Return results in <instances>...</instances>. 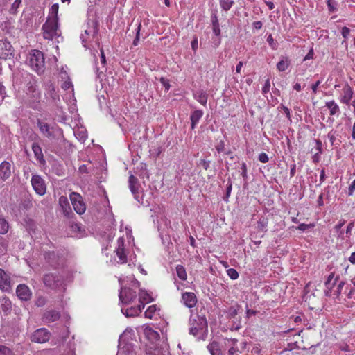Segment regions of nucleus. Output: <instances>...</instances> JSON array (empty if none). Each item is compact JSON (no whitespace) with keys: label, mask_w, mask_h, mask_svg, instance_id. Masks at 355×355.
<instances>
[{"label":"nucleus","mask_w":355,"mask_h":355,"mask_svg":"<svg viewBox=\"0 0 355 355\" xmlns=\"http://www.w3.org/2000/svg\"><path fill=\"white\" fill-rule=\"evenodd\" d=\"M189 333L198 338L205 339L204 336L207 332V322L204 315H191L189 319Z\"/></svg>","instance_id":"1"},{"label":"nucleus","mask_w":355,"mask_h":355,"mask_svg":"<svg viewBox=\"0 0 355 355\" xmlns=\"http://www.w3.org/2000/svg\"><path fill=\"white\" fill-rule=\"evenodd\" d=\"M80 40L83 46L86 49H89V44L92 42H98V22L96 21H89L87 28L84 33L81 34Z\"/></svg>","instance_id":"2"},{"label":"nucleus","mask_w":355,"mask_h":355,"mask_svg":"<svg viewBox=\"0 0 355 355\" xmlns=\"http://www.w3.org/2000/svg\"><path fill=\"white\" fill-rule=\"evenodd\" d=\"M43 37L46 40H53L61 36V31L59 29L58 21L55 19H47L42 25Z\"/></svg>","instance_id":"3"},{"label":"nucleus","mask_w":355,"mask_h":355,"mask_svg":"<svg viewBox=\"0 0 355 355\" xmlns=\"http://www.w3.org/2000/svg\"><path fill=\"white\" fill-rule=\"evenodd\" d=\"M37 126L42 134L50 140H58L62 137V130L57 125H50L47 123L39 120Z\"/></svg>","instance_id":"4"},{"label":"nucleus","mask_w":355,"mask_h":355,"mask_svg":"<svg viewBox=\"0 0 355 355\" xmlns=\"http://www.w3.org/2000/svg\"><path fill=\"white\" fill-rule=\"evenodd\" d=\"M28 63L31 68L39 75L44 71V58L42 51L33 50L30 54Z\"/></svg>","instance_id":"5"},{"label":"nucleus","mask_w":355,"mask_h":355,"mask_svg":"<svg viewBox=\"0 0 355 355\" xmlns=\"http://www.w3.org/2000/svg\"><path fill=\"white\" fill-rule=\"evenodd\" d=\"M43 282L46 286L51 289L59 290L63 288L64 278L57 272L48 273L44 276Z\"/></svg>","instance_id":"6"},{"label":"nucleus","mask_w":355,"mask_h":355,"mask_svg":"<svg viewBox=\"0 0 355 355\" xmlns=\"http://www.w3.org/2000/svg\"><path fill=\"white\" fill-rule=\"evenodd\" d=\"M69 198L75 211L80 215L84 214L86 210V205L80 194L72 192L69 195Z\"/></svg>","instance_id":"7"},{"label":"nucleus","mask_w":355,"mask_h":355,"mask_svg":"<svg viewBox=\"0 0 355 355\" xmlns=\"http://www.w3.org/2000/svg\"><path fill=\"white\" fill-rule=\"evenodd\" d=\"M119 300L123 304H130L137 297V292L127 287L121 288L119 292Z\"/></svg>","instance_id":"8"},{"label":"nucleus","mask_w":355,"mask_h":355,"mask_svg":"<svg viewBox=\"0 0 355 355\" xmlns=\"http://www.w3.org/2000/svg\"><path fill=\"white\" fill-rule=\"evenodd\" d=\"M31 184L35 193L39 196H44L46 193V186L40 175L37 174L33 175Z\"/></svg>","instance_id":"9"},{"label":"nucleus","mask_w":355,"mask_h":355,"mask_svg":"<svg viewBox=\"0 0 355 355\" xmlns=\"http://www.w3.org/2000/svg\"><path fill=\"white\" fill-rule=\"evenodd\" d=\"M26 94L38 90L37 80L35 76L30 73H25L22 76Z\"/></svg>","instance_id":"10"},{"label":"nucleus","mask_w":355,"mask_h":355,"mask_svg":"<svg viewBox=\"0 0 355 355\" xmlns=\"http://www.w3.org/2000/svg\"><path fill=\"white\" fill-rule=\"evenodd\" d=\"M51 333L45 328L38 329L35 331L31 336V340L32 342L37 343H44L50 339Z\"/></svg>","instance_id":"11"},{"label":"nucleus","mask_w":355,"mask_h":355,"mask_svg":"<svg viewBox=\"0 0 355 355\" xmlns=\"http://www.w3.org/2000/svg\"><path fill=\"white\" fill-rule=\"evenodd\" d=\"M128 187L132 194L134 196L135 199L141 203L138 195L141 185L138 178L132 174L128 178Z\"/></svg>","instance_id":"12"},{"label":"nucleus","mask_w":355,"mask_h":355,"mask_svg":"<svg viewBox=\"0 0 355 355\" xmlns=\"http://www.w3.org/2000/svg\"><path fill=\"white\" fill-rule=\"evenodd\" d=\"M41 98L40 92L36 90L33 92L26 94V98L24 99V103L28 105L29 107L37 109Z\"/></svg>","instance_id":"13"},{"label":"nucleus","mask_w":355,"mask_h":355,"mask_svg":"<svg viewBox=\"0 0 355 355\" xmlns=\"http://www.w3.org/2000/svg\"><path fill=\"white\" fill-rule=\"evenodd\" d=\"M58 202L64 216L67 218H72L74 214L71 209L67 198L62 196L59 198Z\"/></svg>","instance_id":"14"},{"label":"nucleus","mask_w":355,"mask_h":355,"mask_svg":"<svg viewBox=\"0 0 355 355\" xmlns=\"http://www.w3.org/2000/svg\"><path fill=\"white\" fill-rule=\"evenodd\" d=\"M17 297L23 301H28L31 299L32 293L28 286L24 284H19L16 288Z\"/></svg>","instance_id":"15"},{"label":"nucleus","mask_w":355,"mask_h":355,"mask_svg":"<svg viewBox=\"0 0 355 355\" xmlns=\"http://www.w3.org/2000/svg\"><path fill=\"white\" fill-rule=\"evenodd\" d=\"M60 318V313L58 311L49 309L46 310L42 314V320L45 323H51L58 321Z\"/></svg>","instance_id":"16"},{"label":"nucleus","mask_w":355,"mask_h":355,"mask_svg":"<svg viewBox=\"0 0 355 355\" xmlns=\"http://www.w3.org/2000/svg\"><path fill=\"white\" fill-rule=\"evenodd\" d=\"M339 279V276L334 277V273L331 272L327 277V279L324 282V285L326 289L324 290V293L326 296H331L332 291L338 280Z\"/></svg>","instance_id":"17"},{"label":"nucleus","mask_w":355,"mask_h":355,"mask_svg":"<svg viewBox=\"0 0 355 355\" xmlns=\"http://www.w3.org/2000/svg\"><path fill=\"white\" fill-rule=\"evenodd\" d=\"M124 242L125 241L123 237L119 238L117 240V248L115 250L120 263H125L127 262V257L124 251Z\"/></svg>","instance_id":"18"},{"label":"nucleus","mask_w":355,"mask_h":355,"mask_svg":"<svg viewBox=\"0 0 355 355\" xmlns=\"http://www.w3.org/2000/svg\"><path fill=\"white\" fill-rule=\"evenodd\" d=\"M182 301L187 307L193 308L197 303V297L192 292H185L182 294Z\"/></svg>","instance_id":"19"},{"label":"nucleus","mask_w":355,"mask_h":355,"mask_svg":"<svg viewBox=\"0 0 355 355\" xmlns=\"http://www.w3.org/2000/svg\"><path fill=\"white\" fill-rule=\"evenodd\" d=\"M119 353L125 355H134V348L131 343L124 342L121 338L119 340Z\"/></svg>","instance_id":"20"},{"label":"nucleus","mask_w":355,"mask_h":355,"mask_svg":"<svg viewBox=\"0 0 355 355\" xmlns=\"http://www.w3.org/2000/svg\"><path fill=\"white\" fill-rule=\"evenodd\" d=\"M11 175V164L7 161H3L0 164V178L2 181H6Z\"/></svg>","instance_id":"21"},{"label":"nucleus","mask_w":355,"mask_h":355,"mask_svg":"<svg viewBox=\"0 0 355 355\" xmlns=\"http://www.w3.org/2000/svg\"><path fill=\"white\" fill-rule=\"evenodd\" d=\"M10 277L8 275L0 268V289L3 291H8L10 289Z\"/></svg>","instance_id":"22"},{"label":"nucleus","mask_w":355,"mask_h":355,"mask_svg":"<svg viewBox=\"0 0 355 355\" xmlns=\"http://www.w3.org/2000/svg\"><path fill=\"white\" fill-rule=\"evenodd\" d=\"M46 86H47V88H46L47 97H49L51 99L52 102L56 106H59V103L60 101V96L58 94V93L56 92L54 85L52 83H49Z\"/></svg>","instance_id":"23"},{"label":"nucleus","mask_w":355,"mask_h":355,"mask_svg":"<svg viewBox=\"0 0 355 355\" xmlns=\"http://www.w3.org/2000/svg\"><path fill=\"white\" fill-rule=\"evenodd\" d=\"M11 51H12V45L8 40H5L0 41L1 58H6L10 54L11 55L12 54Z\"/></svg>","instance_id":"24"},{"label":"nucleus","mask_w":355,"mask_h":355,"mask_svg":"<svg viewBox=\"0 0 355 355\" xmlns=\"http://www.w3.org/2000/svg\"><path fill=\"white\" fill-rule=\"evenodd\" d=\"M32 150L36 160L38 161L40 164L44 165L46 164V161L44 158L42 148L37 143H33L32 144Z\"/></svg>","instance_id":"25"},{"label":"nucleus","mask_w":355,"mask_h":355,"mask_svg":"<svg viewBox=\"0 0 355 355\" xmlns=\"http://www.w3.org/2000/svg\"><path fill=\"white\" fill-rule=\"evenodd\" d=\"M142 306L138 304L137 306H131L130 308L121 309V312L128 318L137 316L141 311Z\"/></svg>","instance_id":"26"},{"label":"nucleus","mask_w":355,"mask_h":355,"mask_svg":"<svg viewBox=\"0 0 355 355\" xmlns=\"http://www.w3.org/2000/svg\"><path fill=\"white\" fill-rule=\"evenodd\" d=\"M1 309L5 315H8L12 311V302L10 300L4 296L0 299Z\"/></svg>","instance_id":"27"},{"label":"nucleus","mask_w":355,"mask_h":355,"mask_svg":"<svg viewBox=\"0 0 355 355\" xmlns=\"http://www.w3.org/2000/svg\"><path fill=\"white\" fill-rule=\"evenodd\" d=\"M352 96L353 90L348 85H347L343 88V95L341 98V102L347 105L349 103V101L352 98Z\"/></svg>","instance_id":"28"},{"label":"nucleus","mask_w":355,"mask_h":355,"mask_svg":"<svg viewBox=\"0 0 355 355\" xmlns=\"http://www.w3.org/2000/svg\"><path fill=\"white\" fill-rule=\"evenodd\" d=\"M203 115V112L200 110H197L193 112L191 114L190 119L191 121V129H194L196 125L198 123L200 119Z\"/></svg>","instance_id":"29"},{"label":"nucleus","mask_w":355,"mask_h":355,"mask_svg":"<svg viewBox=\"0 0 355 355\" xmlns=\"http://www.w3.org/2000/svg\"><path fill=\"white\" fill-rule=\"evenodd\" d=\"M207 349L211 355H223L220 349V345L218 342L213 341L207 346Z\"/></svg>","instance_id":"30"},{"label":"nucleus","mask_w":355,"mask_h":355,"mask_svg":"<svg viewBox=\"0 0 355 355\" xmlns=\"http://www.w3.org/2000/svg\"><path fill=\"white\" fill-rule=\"evenodd\" d=\"M351 284L353 285V286L351 285H347L345 288L344 294H345L348 299L355 300V278L351 280Z\"/></svg>","instance_id":"31"},{"label":"nucleus","mask_w":355,"mask_h":355,"mask_svg":"<svg viewBox=\"0 0 355 355\" xmlns=\"http://www.w3.org/2000/svg\"><path fill=\"white\" fill-rule=\"evenodd\" d=\"M144 333L146 337L152 341L157 340L159 338V333L149 327L144 329Z\"/></svg>","instance_id":"32"},{"label":"nucleus","mask_w":355,"mask_h":355,"mask_svg":"<svg viewBox=\"0 0 355 355\" xmlns=\"http://www.w3.org/2000/svg\"><path fill=\"white\" fill-rule=\"evenodd\" d=\"M290 65V60L288 57H282L279 62L277 64V69L282 72L286 71Z\"/></svg>","instance_id":"33"},{"label":"nucleus","mask_w":355,"mask_h":355,"mask_svg":"<svg viewBox=\"0 0 355 355\" xmlns=\"http://www.w3.org/2000/svg\"><path fill=\"white\" fill-rule=\"evenodd\" d=\"M194 98L201 105H205L207 102V94L205 92L200 90L194 94Z\"/></svg>","instance_id":"34"},{"label":"nucleus","mask_w":355,"mask_h":355,"mask_svg":"<svg viewBox=\"0 0 355 355\" xmlns=\"http://www.w3.org/2000/svg\"><path fill=\"white\" fill-rule=\"evenodd\" d=\"M325 106L329 109V114L331 116L335 115L340 112V108L334 101H327Z\"/></svg>","instance_id":"35"},{"label":"nucleus","mask_w":355,"mask_h":355,"mask_svg":"<svg viewBox=\"0 0 355 355\" xmlns=\"http://www.w3.org/2000/svg\"><path fill=\"white\" fill-rule=\"evenodd\" d=\"M58 9H59V5L58 3H54L52 5L50 11L49 17H47V19H55V21H58Z\"/></svg>","instance_id":"36"},{"label":"nucleus","mask_w":355,"mask_h":355,"mask_svg":"<svg viewBox=\"0 0 355 355\" xmlns=\"http://www.w3.org/2000/svg\"><path fill=\"white\" fill-rule=\"evenodd\" d=\"M212 28L213 31L216 36H219L220 34V25L218 17L216 14L211 15Z\"/></svg>","instance_id":"37"},{"label":"nucleus","mask_w":355,"mask_h":355,"mask_svg":"<svg viewBox=\"0 0 355 355\" xmlns=\"http://www.w3.org/2000/svg\"><path fill=\"white\" fill-rule=\"evenodd\" d=\"M139 304L142 306V308H144V302H150V295L147 293L146 291H140L139 293Z\"/></svg>","instance_id":"38"},{"label":"nucleus","mask_w":355,"mask_h":355,"mask_svg":"<svg viewBox=\"0 0 355 355\" xmlns=\"http://www.w3.org/2000/svg\"><path fill=\"white\" fill-rule=\"evenodd\" d=\"M176 274L178 277L182 281H185L187 278L186 270L182 265H178L176 266Z\"/></svg>","instance_id":"39"},{"label":"nucleus","mask_w":355,"mask_h":355,"mask_svg":"<svg viewBox=\"0 0 355 355\" xmlns=\"http://www.w3.org/2000/svg\"><path fill=\"white\" fill-rule=\"evenodd\" d=\"M45 259L47 260V261L53 267H55L57 265V263L55 261V259L56 258V254L54 252H46L44 254Z\"/></svg>","instance_id":"40"},{"label":"nucleus","mask_w":355,"mask_h":355,"mask_svg":"<svg viewBox=\"0 0 355 355\" xmlns=\"http://www.w3.org/2000/svg\"><path fill=\"white\" fill-rule=\"evenodd\" d=\"M345 283L343 281H340L337 285L336 289L332 291V295H335L336 298L340 299L341 291L345 286Z\"/></svg>","instance_id":"41"},{"label":"nucleus","mask_w":355,"mask_h":355,"mask_svg":"<svg viewBox=\"0 0 355 355\" xmlns=\"http://www.w3.org/2000/svg\"><path fill=\"white\" fill-rule=\"evenodd\" d=\"M9 225L7 220L3 218H0V234H5L8 232Z\"/></svg>","instance_id":"42"},{"label":"nucleus","mask_w":355,"mask_h":355,"mask_svg":"<svg viewBox=\"0 0 355 355\" xmlns=\"http://www.w3.org/2000/svg\"><path fill=\"white\" fill-rule=\"evenodd\" d=\"M221 8L225 11L229 10L234 4L233 0H219Z\"/></svg>","instance_id":"43"},{"label":"nucleus","mask_w":355,"mask_h":355,"mask_svg":"<svg viewBox=\"0 0 355 355\" xmlns=\"http://www.w3.org/2000/svg\"><path fill=\"white\" fill-rule=\"evenodd\" d=\"M168 352L160 348H155L147 352V355H168Z\"/></svg>","instance_id":"44"},{"label":"nucleus","mask_w":355,"mask_h":355,"mask_svg":"<svg viewBox=\"0 0 355 355\" xmlns=\"http://www.w3.org/2000/svg\"><path fill=\"white\" fill-rule=\"evenodd\" d=\"M156 310L157 308L155 305L150 306L144 313L145 317L150 319L153 318Z\"/></svg>","instance_id":"45"},{"label":"nucleus","mask_w":355,"mask_h":355,"mask_svg":"<svg viewBox=\"0 0 355 355\" xmlns=\"http://www.w3.org/2000/svg\"><path fill=\"white\" fill-rule=\"evenodd\" d=\"M327 136H328V138L329 139L331 144L332 146H334V145L338 146L341 143V141L336 139V135H335V132L331 130V132H329L328 133Z\"/></svg>","instance_id":"46"},{"label":"nucleus","mask_w":355,"mask_h":355,"mask_svg":"<svg viewBox=\"0 0 355 355\" xmlns=\"http://www.w3.org/2000/svg\"><path fill=\"white\" fill-rule=\"evenodd\" d=\"M21 3V0H15L13 3L12 4L9 12L10 14H16L17 12V9Z\"/></svg>","instance_id":"47"},{"label":"nucleus","mask_w":355,"mask_h":355,"mask_svg":"<svg viewBox=\"0 0 355 355\" xmlns=\"http://www.w3.org/2000/svg\"><path fill=\"white\" fill-rule=\"evenodd\" d=\"M12 354H13V353L9 347H8L5 345H0V355H12Z\"/></svg>","instance_id":"48"},{"label":"nucleus","mask_w":355,"mask_h":355,"mask_svg":"<svg viewBox=\"0 0 355 355\" xmlns=\"http://www.w3.org/2000/svg\"><path fill=\"white\" fill-rule=\"evenodd\" d=\"M227 274L232 279H236L239 277L238 272L234 268H230L227 270Z\"/></svg>","instance_id":"49"},{"label":"nucleus","mask_w":355,"mask_h":355,"mask_svg":"<svg viewBox=\"0 0 355 355\" xmlns=\"http://www.w3.org/2000/svg\"><path fill=\"white\" fill-rule=\"evenodd\" d=\"M267 221H266V219L265 218H263V219H260L258 222V225H257V228L260 231H264L266 232V227L267 226Z\"/></svg>","instance_id":"50"},{"label":"nucleus","mask_w":355,"mask_h":355,"mask_svg":"<svg viewBox=\"0 0 355 355\" xmlns=\"http://www.w3.org/2000/svg\"><path fill=\"white\" fill-rule=\"evenodd\" d=\"M46 303V297L43 296H39L35 300V305L38 307L44 306Z\"/></svg>","instance_id":"51"},{"label":"nucleus","mask_w":355,"mask_h":355,"mask_svg":"<svg viewBox=\"0 0 355 355\" xmlns=\"http://www.w3.org/2000/svg\"><path fill=\"white\" fill-rule=\"evenodd\" d=\"M227 313V317L230 318H234L237 315L238 311H237L236 308H235L234 306H231L229 308Z\"/></svg>","instance_id":"52"},{"label":"nucleus","mask_w":355,"mask_h":355,"mask_svg":"<svg viewBox=\"0 0 355 355\" xmlns=\"http://www.w3.org/2000/svg\"><path fill=\"white\" fill-rule=\"evenodd\" d=\"M267 42L269 44V45L272 47V49H277V43L275 42L271 34H270L267 37Z\"/></svg>","instance_id":"53"},{"label":"nucleus","mask_w":355,"mask_h":355,"mask_svg":"<svg viewBox=\"0 0 355 355\" xmlns=\"http://www.w3.org/2000/svg\"><path fill=\"white\" fill-rule=\"evenodd\" d=\"M141 24H139L138 26H137V33H136V36L133 40V42H132V45L134 46H137L139 43V32H140V29H141Z\"/></svg>","instance_id":"54"},{"label":"nucleus","mask_w":355,"mask_h":355,"mask_svg":"<svg viewBox=\"0 0 355 355\" xmlns=\"http://www.w3.org/2000/svg\"><path fill=\"white\" fill-rule=\"evenodd\" d=\"M159 80L162 85L164 87L166 91L168 92L171 87V85L169 83L168 80L164 77H162Z\"/></svg>","instance_id":"55"},{"label":"nucleus","mask_w":355,"mask_h":355,"mask_svg":"<svg viewBox=\"0 0 355 355\" xmlns=\"http://www.w3.org/2000/svg\"><path fill=\"white\" fill-rule=\"evenodd\" d=\"M279 108H281V109L284 111V114H286V118H287L290 121H291V114H290V110H289L287 107L284 106L283 104H281V105H280V106H279V107H278V109H279Z\"/></svg>","instance_id":"56"},{"label":"nucleus","mask_w":355,"mask_h":355,"mask_svg":"<svg viewBox=\"0 0 355 355\" xmlns=\"http://www.w3.org/2000/svg\"><path fill=\"white\" fill-rule=\"evenodd\" d=\"M100 50H101V63L103 65L102 66V69L105 70L106 69V67H105V64H106L105 55L103 49L101 48Z\"/></svg>","instance_id":"57"},{"label":"nucleus","mask_w":355,"mask_h":355,"mask_svg":"<svg viewBox=\"0 0 355 355\" xmlns=\"http://www.w3.org/2000/svg\"><path fill=\"white\" fill-rule=\"evenodd\" d=\"M270 79H267L265 82V84L262 88V92L263 94H267L269 91H270Z\"/></svg>","instance_id":"58"},{"label":"nucleus","mask_w":355,"mask_h":355,"mask_svg":"<svg viewBox=\"0 0 355 355\" xmlns=\"http://www.w3.org/2000/svg\"><path fill=\"white\" fill-rule=\"evenodd\" d=\"M259 160L262 163H267L269 160V158L266 153H261L259 155Z\"/></svg>","instance_id":"59"},{"label":"nucleus","mask_w":355,"mask_h":355,"mask_svg":"<svg viewBox=\"0 0 355 355\" xmlns=\"http://www.w3.org/2000/svg\"><path fill=\"white\" fill-rule=\"evenodd\" d=\"M199 165L201 166L205 170H207L210 166V161L200 159Z\"/></svg>","instance_id":"60"},{"label":"nucleus","mask_w":355,"mask_h":355,"mask_svg":"<svg viewBox=\"0 0 355 355\" xmlns=\"http://www.w3.org/2000/svg\"><path fill=\"white\" fill-rule=\"evenodd\" d=\"M6 96V89L3 85L0 83V103L3 101Z\"/></svg>","instance_id":"61"},{"label":"nucleus","mask_w":355,"mask_h":355,"mask_svg":"<svg viewBox=\"0 0 355 355\" xmlns=\"http://www.w3.org/2000/svg\"><path fill=\"white\" fill-rule=\"evenodd\" d=\"M0 245L1 246V248H0L1 252L3 253L6 252L7 249V241L5 239H2L0 242Z\"/></svg>","instance_id":"62"},{"label":"nucleus","mask_w":355,"mask_h":355,"mask_svg":"<svg viewBox=\"0 0 355 355\" xmlns=\"http://www.w3.org/2000/svg\"><path fill=\"white\" fill-rule=\"evenodd\" d=\"M341 33H342L343 37L346 39L348 37V36L350 33V29L349 28L345 26L342 28Z\"/></svg>","instance_id":"63"},{"label":"nucleus","mask_w":355,"mask_h":355,"mask_svg":"<svg viewBox=\"0 0 355 355\" xmlns=\"http://www.w3.org/2000/svg\"><path fill=\"white\" fill-rule=\"evenodd\" d=\"M72 87H73V85H72L71 82L69 80L64 81L62 85V88L65 90L69 89Z\"/></svg>","instance_id":"64"}]
</instances>
